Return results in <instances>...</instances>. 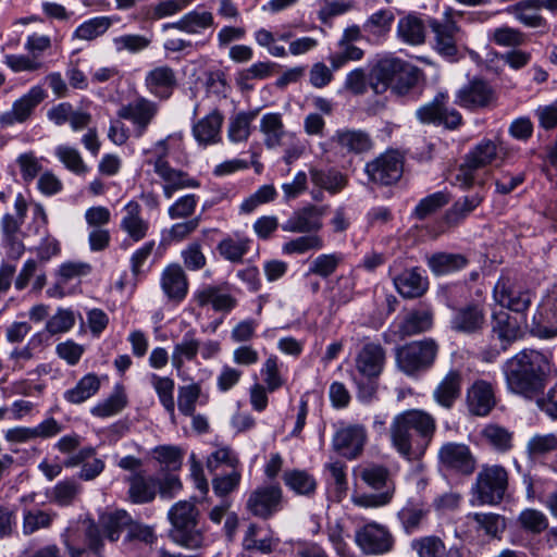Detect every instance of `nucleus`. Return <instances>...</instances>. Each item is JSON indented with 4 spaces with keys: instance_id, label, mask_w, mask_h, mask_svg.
<instances>
[{
    "instance_id": "nucleus-1",
    "label": "nucleus",
    "mask_w": 557,
    "mask_h": 557,
    "mask_svg": "<svg viewBox=\"0 0 557 557\" xmlns=\"http://www.w3.org/2000/svg\"><path fill=\"white\" fill-rule=\"evenodd\" d=\"M502 371L507 389L525 400L543 395L554 372L553 355L533 348H524L508 358Z\"/></svg>"
},
{
    "instance_id": "nucleus-2",
    "label": "nucleus",
    "mask_w": 557,
    "mask_h": 557,
    "mask_svg": "<svg viewBox=\"0 0 557 557\" xmlns=\"http://www.w3.org/2000/svg\"><path fill=\"white\" fill-rule=\"evenodd\" d=\"M132 516L124 509L102 513L99 523L86 518L81 527L67 528L61 535L70 557H104L103 534L110 542H116L124 529L128 528Z\"/></svg>"
},
{
    "instance_id": "nucleus-3",
    "label": "nucleus",
    "mask_w": 557,
    "mask_h": 557,
    "mask_svg": "<svg viewBox=\"0 0 557 557\" xmlns=\"http://www.w3.org/2000/svg\"><path fill=\"white\" fill-rule=\"evenodd\" d=\"M436 429V420L430 412L422 409L401 411L389 425L392 446L406 460H419L432 443Z\"/></svg>"
},
{
    "instance_id": "nucleus-4",
    "label": "nucleus",
    "mask_w": 557,
    "mask_h": 557,
    "mask_svg": "<svg viewBox=\"0 0 557 557\" xmlns=\"http://www.w3.org/2000/svg\"><path fill=\"white\" fill-rule=\"evenodd\" d=\"M508 157V148L502 140L483 138L463 156L455 176L456 183L462 189H470L474 185L483 186L485 181L480 176V172L500 168Z\"/></svg>"
},
{
    "instance_id": "nucleus-5",
    "label": "nucleus",
    "mask_w": 557,
    "mask_h": 557,
    "mask_svg": "<svg viewBox=\"0 0 557 557\" xmlns=\"http://www.w3.org/2000/svg\"><path fill=\"white\" fill-rule=\"evenodd\" d=\"M386 363V350L380 343H366L355 358L357 375V397L362 403H370L377 391V380Z\"/></svg>"
},
{
    "instance_id": "nucleus-6",
    "label": "nucleus",
    "mask_w": 557,
    "mask_h": 557,
    "mask_svg": "<svg viewBox=\"0 0 557 557\" xmlns=\"http://www.w3.org/2000/svg\"><path fill=\"white\" fill-rule=\"evenodd\" d=\"M200 512L193 500H178L168 512L171 523L169 535L171 540L189 549L202 546L205 536L198 527Z\"/></svg>"
},
{
    "instance_id": "nucleus-7",
    "label": "nucleus",
    "mask_w": 557,
    "mask_h": 557,
    "mask_svg": "<svg viewBox=\"0 0 557 557\" xmlns=\"http://www.w3.org/2000/svg\"><path fill=\"white\" fill-rule=\"evenodd\" d=\"M438 351L440 345L432 337L412 341L395 348V363L405 375L419 377L434 366Z\"/></svg>"
},
{
    "instance_id": "nucleus-8",
    "label": "nucleus",
    "mask_w": 557,
    "mask_h": 557,
    "mask_svg": "<svg viewBox=\"0 0 557 557\" xmlns=\"http://www.w3.org/2000/svg\"><path fill=\"white\" fill-rule=\"evenodd\" d=\"M361 480L373 490H384L376 494H361L352 497V503L361 508H379L388 505L395 493V485L389 479L388 470L383 466L372 465L360 472Z\"/></svg>"
},
{
    "instance_id": "nucleus-9",
    "label": "nucleus",
    "mask_w": 557,
    "mask_h": 557,
    "mask_svg": "<svg viewBox=\"0 0 557 557\" xmlns=\"http://www.w3.org/2000/svg\"><path fill=\"white\" fill-rule=\"evenodd\" d=\"M508 473L502 466H484L479 471L472 493L479 505H497L506 493Z\"/></svg>"
},
{
    "instance_id": "nucleus-10",
    "label": "nucleus",
    "mask_w": 557,
    "mask_h": 557,
    "mask_svg": "<svg viewBox=\"0 0 557 557\" xmlns=\"http://www.w3.org/2000/svg\"><path fill=\"white\" fill-rule=\"evenodd\" d=\"M369 180L388 186L400 180L404 173V156L397 150H387L366 164Z\"/></svg>"
},
{
    "instance_id": "nucleus-11",
    "label": "nucleus",
    "mask_w": 557,
    "mask_h": 557,
    "mask_svg": "<svg viewBox=\"0 0 557 557\" xmlns=\"http://www.w3.org/2000/svg\"><path fill=\"white\" fill-rule=\"evenodd\" d=\"M355 542L366 555H384L394 549L395 539L386 525L375 521L356 531Z\"/></svg>"
},
{
    "instance_id": "nucleus-12",
    "label": "nucleus",
    "mask_w": 557,
    "mask_h": 557,
    "mask_svg": "<svg viewBox=\"0 0 557 557\" xmlns=\"http://www.w3.org/2000/svg\"><path fill=\"white\" fill-rule=\"evenodd\" d=\"M448 94L438 92L428 103L416 111L418 121L422 124L444 125L446 128L456 129L462 124V116L456 109H447Z\"/></svg>"
},
{
    "instance_id": "nucleus-13",
    "label": "nucleus",
    "mask_w": 557,
    "mask_h": 557,
    "mask_svg": "<svg viewBox=\"0 0 557 557\" xmlns=\"http://www.w3.org/2000/svg\"><path fill=\"white\" fill-rule=\"evenodd\" d=\"M283 508V491L277 484L255 488L248 496L246 509L253 517L268 520Z\"/></svg>"
},
{
    "instance_id": "nucleus-14",
    "label": "nucleus",
    "mask_w": 557,
    "mask_h": 557,
    "mask_svg": "<svg viewBox=\"0 0 557 557\" xmlns=\"http://www.w3.org/2000/svg\"><path fill=\"white\" fill-rule=\"evenodd\" d=\"M157 146L162 147L164 152L159 156L153 162V170L160 178L164 182L163 194L170 199L177 190L184 188L199 187V182L190 177L182 170L173 169L165 160L166 154V140L162 139L157 143Z\"/></svg>"
},
{
    "instance_id": "nucleus-15",
    "label": "nucleus",
    "mask_w": 557,
    "mask_h": 557,
    "mask_svg": "<svg viewBox=\"0 0 557 557\" xmlns=\"http://www.w3.org/2000/svg\"><path fill=\"white\" fill-rule=\"evenodd\" d=\"M159 112V107L156 102L139 97L122 106L116 114L119 119L129 121L133 125L134 136L140 138L147 132L149 125L154 120Z\"/></svg>"
},
{
    "instance_id": "nucleus-16",
    "label": "nucleus",
    "mask_w": 557,
    "mask_h": 557,
    "mask_svg": "<svg viewBox=\"0 0 557 557\" xmlns=\"http://www.w3.org/2000/svg\"><path fill=\"white\" fill-rule=\"evenodd\" d=\"M495 89L482 78H473L456 94L455 103L469 110L485 109L495 106Z\"/></svg>"
},
{
    "instance_id": "nucleus-17",
    "label": "nucleus",
    "mask_w": 557,
    "mask_h": 557,
    "mask_svg": "<svg viewBox=\"0 0 557 557\" xmlns=\"http://www.w3.org/2000/svg\"><path fill=\"white\" fill-rule=\"evenodd\" d=\"M429 25L434 33L436 51L444 57L454 58L458 52L457 35L460 32L454 20V10L447 8L442 20L432 18Z\"/></svg>"
},
{
    "instance_id": "nucleus-18",
    "label": "nucleus",
    "mask_w": 557,
    "mask_h": 557,
    "mask_svg": "<svg viewBox=\"0 0 557 557\" xmlns=\"http://www.w3.org/2000/svg\"><path fill=\"white\" fill-rule=\"evenodd\" d=\"M494 298L502 307L522 313L529 309L535 293L530 288L512 284L509 278L500 277L494 286Z\"/></svg>"
},
{
    "instance_id": "nucleus-19",
    "label": "nucleus",
    "mask_w": 557,
    "mask_h": 557,
    "mask_svg": "<svg viewBox=\"0 0 557 557\" xmlns=\"http://www.w3.org/2000/svg\"><path fill=\"white\" fill-rule=\"evenodd\" d=\"M449 325L456 333L466 335L481 333L486 325L484 306L479 302H469L454 308Z\"/></svg>"
},
{
    "instance_id": "nucleus-20",
    "label": "nucleus",
    "mask_w": 557,
    "mask_h": 557,
    "mask_svg": "<svg viewBox=\"0 0 557 557\" xmlns=\"http://www.w3.org/2000/svg\"><path fill=\"white\" fill-rule=\"evenodd\" d=\"M442 468L460 474L469 475L475 469V459L469 446L462 443L448 442L437 453Z\"/></svg>"
},
{
    "instance_id": "nucleus-21",
    "label": "nucleus",
    "mask_w": 557,
    "mask_h": 557,
    "mask_svg": "<svg viewBox=\"0 0 557 557\" xmlns=\"http://www.w3.org/2000/svg\"><path fill=\"white\" fill-rule=\"evenodd\" d=\"M326 207L308 205L292 213L282 224V230L295 234H319L323 227Z\"/></svg>"
},
{
    "instance_id": "nucleus-22",
    "label": "nucleus",
    "mask_w": 557,
    "mask_h": 557,
    "mask_svg": "<svg viewBox=\"0 0 557 557\" xmlns=\"http://www.w3.org/2000/svg\"><path fill=\"white\" fill-rule=\"evenodd\" d=\"M46 97L42 87L33 86L25 95L13 102L11 110L0 114V124L8 127L26 122Z\"/></svg>"
},
{
    "instance_id": "nucleus-23",
    "label": "nucleus",
    "mask_w": 557,
    "mask_h": 557,
    "mask_svg": "<svg viewBox=\"0 0 557 557\" xmlns=\"http://www.w3.org/2000/svg\"><path fill=\"white\" fill-rule=\"evenodd\" d=\"M366 442V428L360 424H352L336 431L332 440V446L341 456L352 460L361 455Z\"/></svg>"
},
{
    "instance_id": "nucleus-24",
    "label": "nucleus",
    "mask_w": 557,
    "mask_h": 557,
    "mask_svg": "<svg viewBox=\"0 0 557 557\" xmlns=\"http://www.w3.org/2000/svg\"><path fill=\"white\" fill-rule=\"evenodd\" d=\"M330 144L343 154H362L373 148V140L368 132L347 127L336 129Z\"/></svg>"
},
{
    "instance_id": "nucleus-25",
    "label": "nucleus",
    "mask_w": 557,
    "mask_h": 557,
    "mask_svg": "<svg viewBox=\"0 0 557 557\" xmlns=\"http://www.w3.org/2000/svg\"><path fill=\"white\" fill-rule=\"evenodd\" d=\"M530 331L539 338L557 336V295H547L542 300L533 315Z\"/></svg>"
},
{
    "instance_id": "nucleus-26",
    "label": "nucleus",
    "mask_w": 557,
    "mask_h": 557,
    "mask_svg": "<svg viewBox=\"0 0 557 557\" xmlns=\"http://www.w3.org/2000/svg\"><path fill=\"white\" fill-rule=\"evenodd\" d=\"M495 388L485 380H475L466 393L469 412L476 417H486L496 406Z\"/></svg>"
},
{
    "instance_id": "nucleus-27",
    "label": "nucleus",
    "mask_w": 557,
    "mask_h": 557,
    "mask_svg": "<svg viewBox=\"0 0 557 557\" xmlns=\"http://www.w3.org/2000/svg\"><path fill=\"white\" fill-rule=\"evenodd\" d=\"M463 376L460 370L450 369L432 392L433 400L442 408L450 410L461 396Z\"/></svg>"
},
{
    "instance_id": "nucleus-28",
    "label": "nucleus",
    "mask_w": 557,
    "mask_h": 557,
    "mask_svg": "<svg viewBox=\"0 0 557 557\" xmlns=\"http://www.w3.org/2000/svg\"><path fill=\"white\" fill-rule=\"evenodd\" d=\"M406 62L396 58L380 60L369 74V86L375 95H382L392 87Z\"/></svg>"
},
{
    "instance_id": "nucleus-29",
    "label": "nucleus",
    "mask_w": 557,
    "mask_h": 557,
    "mask_svg": "<svg viewBox=\"0 0 557 557\" xmlns=\"http://www.w3.org/2000/svg\"><path fill=\"white\" fill-rule=\"evenodd\" d=\"M193 300L198 307L211 306L214 311L226 313L237 306V299L220 285L202 286L195 292Z\"/></svg>"
},
{
    "instance_id": "nucleus-30",
    "label": "nucleus",
    "mask_w": 557,
    "mask_h": 557,
    "mask_svg": "<svg viewBox=\"0 0 557 557\" xmlns=\"http://www.w3.org/2000/svg\"><path fill=\"white\" fill-rule=\"evenodd\" d=\"M492 333L499 341L503 350H507L510 345L524 335L521 322L505 310L493 313Z\"/></svg>"
},
{
    "instance_id": "nucleus-31",
    "label": "nucleus",
    "mask_w": 557,
    "mask_h": 557,
    "mask_svg": "<svg viewBox=\"0 0 557 557\" xmlns=\"http://www.w3.org/2000/svg\"><path fill=\"white\" fill-rule=\"evenodd\" d=\"M160 285L166 298L174 302L183 301L189 287L187 275L177 263H172L162 271Z\"/></svg>"
},
{
    "instance_id": "nucleus-32",
    "label": "nucleus",
    "mask_w": 557,
    "mask_h": 557,
    "mask_svg": "<svg viewBox=\"0 0 557 557\" xmlns=\"http://www.w3.org/2000/svg\"><path fill=\"white\" fill-rule=\"evenodd\" d=\"M128 484L127 497L133 504H149L157 496L158 479L147 475L145 471H137L125 478Z\"/></svg>"
},
{
    "instance_id": "nucleus-33",
    "label": "nucleus",
    "mask_w": 557,
    "mask_h": 557,
    "mask_svg": "<svg viewBox=\"0 0 557 557\" xmlns=\"http://www.w3.org/2000/svg\"><path fill=\"white\" fill-rule=\"evenodd\" d=\"M434 314L430 309H414L407 312L396 324L395 334L400 339L419 335L432 330Z\"/></svg>"
},
{
    "instance_id": "nucleus-34",
    "label": "nucleus",
    "mask_w": 557,
    "mask_h": 557,
    "mask_svg": "<svg viewBox=\"0 0 557 557\" xmlns=\"http://www.w3.org/2000/svg\"><path fill=\"white\" fill-rule=\"evenodd\" d=\"M145 84L153 96L168 99L177 85L176 73L169 65L157 66L147 73Z\"/></svg>"
},
{
    "instance_id": "nucleus-35",
    "label": "nucleus",
    "mask_w": 557,
    "mask_h": 557,
    "mask_svg": "<svg viewBox=\"0 0 557 557\" xmlns=\"http://www.w3.org/2000/svg\"><path fill=\"white\" fill-rule=\"evenodd\" d=\"M393 282L397 292L409 299L421 297L429 287L423 270L418 267L403 271L394 276Z\"/></svg>"
},
{
    "instance_id": "nucleus-36",
    "label": "nucleus",
    "mask_w": 557,
    "mask_h": 557,
    "mask_svg": "<svg viewBox=\"0 0 557 557\" xmlns=\"http://www.w3.org/2000/svg\"><path fill=\"white\" fill-rule=\"evenodd\" d=\"M430 510L418 500L409 499L397 512V519L405 534L419 532L428 520Z\"/></svg>"
},
{
    "instance_id": "nucleus-37",
    "label": "nucleus",
    "mask_w": 557,
    "mask_h": 557,
    "mask_svg": "<svg viewBox=\"0 0 557 557\" xmlns=\"http://www.w3.org/2000/svg\"><path fill=\"white\" fill-rule=\"evenodd\" d=\"M124 216L120 227L134 242H139L147 236L149 222L141 216V207L137 201H128L124 208Z\"/></svg>"
},
{
    "instance_id": "nucleus-38",
    "label": "nucleus",
    "mask_w": 557,
    "mask_h": 557,
    "mask_svg": "<svg viewBox=\"0 0 557 557\" xmlns=\"http://www.w3.org/2000/svg\"><path fill=\"white\" fill-rule=\"evenodd\" d=\"M252 239L235 232L223 237L216 245L219 255L232 263H242L244 257L249 252Z\"/></svg>"
},
{
    "instance_id": "nucleus-39",
    "label": "nucleus",
    "mask_w": 557,
    "mask_h": 557,
    "mask_svg": "<svg viewBox=\"0 0 557 557\" xmlns=\"http://www.w3.org/2000/svg\"><path fill=\"white\" fill-rule=\"evenodd\" d=\"M222 124L223 115L214 110L194 124L193 135L199 145L218 144L221 140Z\"/></svg>"
},
{
    "instance_id": "nucleus-40",
    "label": "nucleus",
    "mask_w": 557,
    "mask_h": 557,
    "mask_svg": "<svg viewBox=\"0 0 557 557\" xmlns=\"http://www.w3.org/2000/svg\"><path fill=\"white\" fill-rule=\"evenodd\" d=\"M214 24L213 14L209 11H190L184 14L178 21L163 25V29L175 28L187 34H200L202 30L212 27Z\"/></svg>"
},
{
    "instance_id": "nucleus-41",
    "label": "nucleus",
    "mask_w": 557,
    "mask_h": 557,
    "mask_svg": "<svg viewBox=\"0 0 557 557\" xmlns=\"http://www.w3.org/2000/svg\"><path fill=\"white\" fill-rule=\"evenodd\" d=\"M483 199L480 193L460 197L445 212V222L449 226L459 225L483 202Z\"/></svg>"
},
{
    "instance_id": "nucleus-42",
    "label": "nucleus",
    "mask_w": 557,
    "mask_h": 557,
    "mask_svg": "<svg viewBox=\"0 0 557 557\" xmlns=\"http://www.w3.org/2000/svg\"><path fill=\"white\" fill-rule=\"evenodd\" d=\"M309 174L314 186L326 190L331 195L341 193L348 184L347 176L336 169L312 168Z\"/></svg>"
},
{
    "instance_id": "nucleus-43",
    "label": "nucleus",
    "mask_w": 557,
    "mask_h": 557,
    "mask_svg": "<svg viewBox=\"0 0 557 557\" xmlns=\"http://www.w3.org/2000/svg\"><path fill=\"white\" fill-rule=\"evenodd\" d=\"M200 349V341L196 337V330L187 331L182 341L176 343L173 347L171 355V363L174 369L180 371L185 363V360H194Z\"/></svg>"
},
{
    "instance_id": "nucleus-44",
    "label": "nucleus",
    "mask_w": 557,
    "mask_h": 557,
    "mask_svg": "<svg viewBox=\"0 0 557 557\" xmlns=\"http://www.w3.org/2000/svg\"><path fill=\"white\" fill-rule=\"evenodd\" d=\"M539 11L531 0H521L507 8L508 13L529 28H541L547 25V21Z\"/></svg>"
},
{
    "instance_id": "nucleus-45",
    "label": "nucleus",
    "mask_w": 557,
    "mask_h": 557,
    "mask_svg": "<svg viewBox=\"0 0 557 557\" xmlns=\"http://www.w3.org/2000/svg\"><path fill=\"white\" fill-rule=\"evenodd\" d=\"M468 519L476 523V531L491 539L499 540L507 528L505 517L494 512H472Z\"/></svg>"
},
{
    "instance_id": "nucleus-46",
    "label": "nucleus",
    "mask_w": 557,
    "mask_h": 557,
    "mask_svg": "<svg viewBox=\"0 0 557 557\" xmlns=\"http://www.w3.org/2000/svg\"><path fill=\"white\" fill-rule=\"evenodd\" d=\"M100 380L97 374L88 373L84 375L77 384L64 392V399L73 405H79L98 393Z\"/></svg>"
},
{
    "instance_id": "nucleus-47",
    "label": "nucleus",
    "mask_w": 557,
    "mask_h": 557,
    "mask_svg": "<svg viewBox=\"0 0 557 557\" xmlns=\"http://www.w3.org/2000/svg\"><path fill=\"white\" fill-rule=\"evenodd\" d=\"M258 115V110L242 111L230 119L227 138L232 143L247 141L251 134V123Z\"/></svg>"
},
{
    "instance_id": "nucleus-48",
    "label": "nucleus",
    "mask_w": 557,
    "mask_h": 557,
    "mask_svg": "<svg viewBox=\"0 0 557 557\" xmlns=\"http://www.w3.org/2000/svg\"><path fill=\"white\" fill-rule=\"evenodd\" d=\"M260 132L264 135V145L273 149L282 144L285 135L282 115L280 113H265L260 120Z\"/></svg>"
},
{
    "instance_id": "nucleus-49",
    "label": "nucleus",
    "mask_w": 557,
    "mask_h": 557,
    "mask_svg": "<svg viewBox=\"0 0 557 557\" xmlns=\"http://www.w3.org/2000/svg\"><path fill=\"white\" fill-rule=\"evenodd\" d=\"M55 518L57 512L52 510L25 509L23 512L22 532L28 536L39 530L49 529Z\"/></svg>"
},
{
    "instance_id": "nucleus-50",
    "label": "nucleus",
    "mask_w": 557,
    "mask_h": 557,
    "mask_svg": "<svg viewBox=\"0 0 557 557\" xmlns=\"http://www.w3.org/2000/svg\"><path fill=\"white\" fill-rule=\"evenodd\" d=\"M397 34L407 44L420 45L425 39L424 23L417 15L408 14L398 21Z\"/></svg>"
},
{
    "instance_id": "nucleus-51",
    "label": "nucleus",
    "mask_w": 557,
    "mask_h": 557,
    "mask_svg": "<svg viewBox=\"0 0 557 557\" xmlns=\"http://www.w3.org/2000/svg\"><path fill=\"white\" fill-rule=\"evenodd\" d=\"M324 246V240L319 234H304L285 242L282 245V252L287 256L305 255L309 251H319Z\"/></svg>"
},
{
    "instance_id": "nucleus-52",
    "label": "nucleus",
    "mask_w": 557,
    "mask_h": 557,
    "mask_svg": "<svg viewBox=\"0 0 557 557\" xmlns=\"http://www.w3.org/2000/svg\"><path fill=\"white\" fill-rule=\"evenodd\" d=\"M114 18L111 16H96L82 23L73 33V39L91 41L107 33Z\"/></svg>"
},
{
    "instance_id": "nucleus-53",
    "label": "nucleus",
    "mask_w": 557,
    "mask_h": 557,
    "mask_svg": "<svg viewBox=\"0 0 557 557\" xmlns=\"http://www.w3.org/2000/svg\"><path fill=\"white\" fill-rule=\"evenodd\" d=\"M285 485L298 495L311 496L317 490V481L305 470L286 471L283 475Z\"/></svg>"
},
{
    "instance_id": "nucleus-54",
    "label": "nucleus",
    "mask_w": 557,
    "mask_h": 557,
    "mask_svg": "<svg viewBox=\"0 0 557 557\" xmlns=\"http://www.w3.org/2000/svg\"><path fill=\"white\" fill-rule=\"evenodd\" d=\"M14 209L16 214L7 213L1 219V231L3 238L20 236L21 226L27 212V203L23 195L18 194L15 198Z\"/></svg>"
},
{
    "instance_id": "nucleus-55",
    "label": "nucleus",
    "mask_w": 557,
    "mask_h": 557,
    "mask_svg": "<svg viewBox=\"0 0 557 557\" xmlns=\"http://www.w3.org/2000/svg\"><path fill=\"white\" fill-rule=\"evenodd\" d=\"M410 549L417 557H442L446 545L442 537L431 534L414 537L410 542Z\"/></svg>"
},
{
    "instance_id": "nucleus-56",
    "label": "nucleus",
    "mask_w": 557,
    "mask_h": 557,
    "mask_svg": "<svg viewBox=\"0 0 557 557\" xmlns=\"http://www.w3.org/2000/svg\"><path fill=\"white\" fill-rule=\"evenodd\" d=\"M428 264L436 275L447 274L467 265V259L460 253L438 252L429 258Z\"/></svg>"
},
{
    "instance_id": "nucleus-57",
    "label": "nucleus",
    "mask_w": 557,
    "mask_h": 557,
    "mask_svg": "<svg viewBox=\"0 0 557 557\" xmlns=\"http://www.w3.org/2000/svg\"><path fill=\"white\" fill-rule=\"evenodd\" d=\"M483 440L498 451L505 453L512 447V432L498 424H487L482 430Z\"/></svg>"
},
{
    "instance_id": "nucleus-58",
    "label": "nucleus",
    "mask_w": 557,
    "mask_h": 557,
    "mask_svg": "<svg viewBox=\"0 0 557 557\" xmlns=\"http://www.w3.org/2000/svg\"><path fill=\"white\" fill-rule=\"evenodd\" d=\"M450 200L447 191H436L422 198L416 206L412 215L422 221L445 207Z\"/></svg>"
},
{
    "instance_id": "nucleus-59",
    "label": "nucleus",
    "mask_w": 557,
    "mask_h": 557,
    "mask_svg": "<svg viewBox=\"0 0 557 557\" xmlns=\"http://www.w3.org/2000/svg\"><path fill=\"white\" fill-rule=\"evenodd\" d=\"M260 374L263 380V385L269 393L280 389L285 384V379L280 371V360L276 355H270L260 369Z\"/></svg>"
},
{
    "instance_id": "nucleus-60",
    "label": "nucleus",
    "mask_w": 557,
    "mask_h": 557,
    "mask_svg": "<svg viewBox=\"0 0 557 557\" xmlns=\"http://www.w3.org/2000/svg\"><path fill=\"white\" fill-rule=\"evenodd\" d=\"M82 486L74 479H66L58 482L50 494V498L59 506L65 507L74 503L81 494Z\"/></svg>"
},
{
    "instance_id": "nucleus-61",
    "label": "nucleus",
    "mask_w": 557,
    "mask_h": 557,
    "mask_svg": "<svg viewBox=\"0 0 557 557\" xmlns=\"http://www.w3.org/2000/svg\"><path fill=\"white\" fill-rule=\"evenodd\" d=\"M342 260V255L336 252L319 255L310 262L307 275L313 274L327 278L337 270Z\"/></svg>"
},
{
    "instance_id": "nucleus-62",
    "label": "nucleus",
    "mask_w": 557,
    "mask_h": 557,
    "mask_svg": "<svg viewBox=\"0 0 557 557\" xmlns=\"http://www.w3.org/2000/svg\"><path fill=\"white\" fill-rule=\"evenodd\" d=\"M557 449V436L549 434H535L532 436L525 447L527 455L530 459L543 457Z\"/></svg>"
},
{
    "instance_id": "nucleus-63",
    "label": "nucleus",
    "mask_w": 557,
    "mask_h": 557,
    "mask_svg": "<svg viewBox=\"0 0 557 557\" xmlns=\"http://www.w3.org/2000/svg\"><path fill=\"white\" fill-rule=\"evenodd\" d=\"M54 154L69 171L77 175L85 174L88 170L79 151L73 147L59 145L54 149Z\"/></svg>"
},
{
    "instance_id": "nucleus-64",
    "label": "nucleus",
    "mask_w": 557,
    "mask_h": 557,
    "mask_svg": "<svg viewBox=\"0 0 557 557\" xmlns=\"http://www.w3.org/2000/svg\"><path fill=\"white\" fill-rule=\"evenodd\" d=\"M420 70L413 65L405 63L401 71L398 73L396 81L391 87L392 92L397 96L407 95L414 88L420 78Z\"/></svg>"
}]
</instances>
